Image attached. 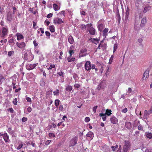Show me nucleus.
<instances>
[{"label":"nucleus","instance_id":"1","mask_svg":"<svg viewBox=\"0 0 152 152\" xmlns=\"http://www.w3.org/2000/svg\"><path fill=\"white\" fill-rule=\"evenodd\" d=\"M105 21L104 19L99 20L97 23V26L99 31L101 32L105 27Z\"/></svg>","mask_w":152,"mask_h":152},{"label":"nucleus","instance_id":"2","mask_svg":"<svg viewBox=\"0 0 152 152\" xmlns=\"http://www.w3.org/2000/svg\"><path fill=\"white\" fill-rule=\"evenodd\" d=\"M24 57L25 60L28 61H31L33 59V56L29 51H26L24 55Z\"/></svg>","mask_w":152,"mask_h":152},{"label":"nucleus","instance_id":"3","mask_svg":"<svg viewBox=\"0 0 152 152\" xmlns=\"http://www.w3.org/2000/svg\"><path fill=\"white\" fill-rule=\"evenodd\" d=\"M124 145L123 148V150L124 152H127L130 148V144L128 141H124Z\"/></svg>","mask_w":152,"mask_h":152},{"label":"nucleus","instance_id":"4","mask_svg":"<svg viewBox=\"0 0 152 152\" xmlns=\"http://www.w3.org/2000/svg\"><path fill=\"white\" fill-rule=\"evenodd\" d=\"M53 21L54 24L57 25L61 24L62 23H63L62 19L58 18H54Z\"/></svg>","mask_w":152,"mask_h":152},{"label":"nucleus","instance_id":"5","mask_svg":"<svg viewBox=\"0 0 152 152\" xmlns=\"http://www.w3.org/2000/svg\"><path fill=\"white\" fill-rule=\"evenodd\" d=\"M8 32V28L5 27H3L2 28V34L1 36V37L2 38L4 39V36L7 34Z\"/></svg>","mask_w":152,"mask_h":152},{"label":"nucleus","instance_id":"6","mask_svg":"<svg viewBox=\"0 0 152 152\" xmlns=\"http://www.w3.org/2000/svg\"><path fill=\"white\" fill-rule=\"evenodd\" d=\"M87 49L86 48H83L81 49L79 55V57L81 58L83 56H86V55Z\"/></svg>","mask_w":152,"mask_h":152},{"label":"nucleus","instance_id":"7","mask_svg":"<svg viewBox=\"0 0 152 152\" xmlns=\"http://www.w3.org/2000/svg\"><path fill=\"white\" fill-rule=\"evenodd\" d=\"M37 64H27L26 66V69L29 70L33 69L37 66Z\"/></svg>","mask_w":152,"mask_h":152},{"label":"nucleus","instance_id":"8","mask_svg":"<svg viewBox=\"0 0 152 152\" xmlns=\"http://www.w3.org/2000/svg\"><path fill=\"white\" fill-rule=\"evenodd\" d=\"M77 138L76 137H75L72 139L70 141L69 146H73L75 145L77 143Z\"/></svg>","mask_w":152,"mask_h":152},{"label":"nucleus","instance_id":"9","mask_svg":"<svg viewBox=\"0 0 152 152\" xmlns=\"http://www.w3.org/2000/svg\"><path fill=\"white\" fill-rule=\"evenodd\" d=\"M85 69L87 71L90 70L91 69V65L90 61H87L85 64Z\"/></svg>","mask_w":152,"mask_h":152},{"label":"nucleus","instance_id":"10","mask_svg":"<svg viewBox=\"0 0 152 152\" xmlns=\"http://www.w3.org/2000/svg\"><path fill=\"white\" fill-rule=\"evenodd\" d=\"M111 122L113 124H116L118 122L117 118L114 115L111 116L110 118Z\"/></svg>","mask_w":152,"mask_h":152},{"label":"nucleus","instance_id":"11","mask_svg":"<svg viewBox=\"0 0 152 152\" xmlns=\"http://www.w3.org/2000/svg\"><path fill=\"white\" fill-rule=\"evenodd\" d=\"M3 138L5 142L7 143L10 142V140L9 139V136L6 133L4 134Z\"/></svg>","mask_w":152,"mask_h":152},{"label":"nucleus","instance_id":"12","mask_svg":"<svg viewBox=\"0 0 152 152\" xmlns=\"http://www.w3.org/2000/svg\"><path fill=\"white\" fill-rule=\"evenodd\" d=\"M16 45L20 49H22L24 48L26 44L24 42H21V43H19L18 42H16Z\"/></svg>","mask_w":152,"mask_h":152},{"label":"nucleus","instance_id":"13","mask_svg":"<svg viewBox=\"0 0 152 152\" xmlns=\"http://www.w3.org/2000/svg\"><path fill=\"white\" fill-rule=\"evenodd\" d=\"M108 30L109 29L108 28H105L102 31V35L104 37V38H105L106 37L107 35V33Z\"/></svg>","mask_w":152,"mask_h":152},{"label":"nucleus","instance_id":"14","mask_svg":"<svg viewBox=\"0 0 152 152\" xmlns=\"http://www.w3.org/2000/svg\"><path fill=\"white\" fill-rule=\"evenodd\" d=\"M13 17L10 12H8L7 15V20L9 21H11Z\"/></svg>","mask_w":152,"mask_h":152},{"label":"nucleus","instance_id":"15","mask_svg":"<svg viewBox=\"0 0 152 152\" xmlns=\"http://www.w3.org/2000/svg\"><path fill=\"white\" fill-rule=\"evenodd\" d=\"M149 70H146L143 74V78L144 79L145 78V80L147 79L149 76Z\"/></svg>","mask_w":152,"mask_h":152},{"label":"nucleus","instance_id":"16","mask_svg":"<svg viewBox=\"0 0 152 152\" xmlns=\"http://www.w3.org/2000/svg\"><path fill=\"white\" fill-rule=\"evenodd\" d=\"M89 40L91 41V42L96 45H97L99 43V39L95 38H90Z\"/></svg>","mask_w":152,"mask_h":152},{"label":"nucleus","instance_id":"17","mask_svg":"<svg viewBox=\"0 0 152 152\" xmlns=\"http://www.w3.org/2000/svg\"><path fill=\"white\" fill-rule=\"evenodd\" d=\"M140 26L139 24V23L135 21L134 25V28L136 31H139L140 29Z\"/></svg>","mask_w":152,"mask_h":152},{"label":"nucleus","instance_id":"18","mask_svg":"<svg viewBox=\"0 0 152 152\" xmlns=\"http://www.w3.org/2000/svg\"><path fill=\"white\" fill-rule=\"evenodd\" d=\"M16 35L17 37V39L18 40H19L24 38L23 35L20 33H17L16 34Z\"/></svg>","mask_w":152,"mask_h":152},{"label":"nucleus","instance_id":"19","mask_svg":"<svg viewBox=\"0 0 152 152\" xmlns=\"http://www.w3.org/2000/svg\"><path fill=\"white\" fill-rule=\"evenodd\" d=\"M146 23V18H143L141 21V23L140 25L141 27H143Z\"/></svg>","mask_w":152,"mask_h":152},{"label":"nucleus","instance_id":"20","mask_svg":"<svg viewBox=\"0 0 152 152\" xmlns=\"http://www.w3.org/2000/svg\"><path fill=\"white\" fill-rule=\"evenodd\" d=\"M89 31V33L91 35H94L95 34L96 30L93 27L91 28Z\"/></svg>","mask_w":152,"mask_h":152},{"label":"nucleus","instance_id":"21","mask_svg":"<svg viewBox=\"0 0 152 152\" xmlns=\"http://www.w3.org/2000/svg\"><path fill=\"white\" fill-rule=\"evenodd\" d=\"M107 70L105 73V74L106 76L109 74L111 69V67L109 65L107 66Z\"/></svg>","mask_w":152,"mask_h":152},{"label":"nucleus","instance_id":"22","mask_svg":"<svg viewBox=\"0 0 152 152\" xmlns=\"http://www.w3.org/2000/svg\"><path fill=\"white\" fill-rule=\"evenodd\" d=\"M151 7L149 6L148 5L146 6L144 8L143 10V12L144 13H145L148 11L149 10L151 9Z\"/></svg>","mask_w":152,"mask_h":152},{"label":"nucleus","instance_id":"23","mask_svg":"<svg viewBox=\"0 0 152 152\" xmlns=\"http://www.w3.org/2000/svg\"><path fill=\"white\" fill-rule=\"evenodd\" d=\"M68 41L70 44H72L74 42V40L72 37L70 35L69 37Z\"/></svg>","mask_w":152,"mask_h":152},{"label":"nucleus","instance_id":"24","mask_svg":"<svg viewBox=\"0 0 152 152\" xmlns=\"http://www.w3.org/2000/svg\"><path fill=\"white\" fill-rule=\"evenodd\" d=\"M106 115L104 113H100L99 114V116L101 117H102V119L104 121H105L106 119L107 118Z\"/></svg>","mask_w":152,"mask_h":152},{"label":"nucleus","instance_id":"25","mask_svg":"<svg viewBox=\"0 0 152 152\" xmlns=\"http://www.w3.org/2000/svg\"><path fill=\"white\" fill-rule=\"evenodd\" d=\"M86 136L87 137L92 138L94 137L93 133L92 132L90 131L86 134Z\"/></svg>","mask_w":152,"mask_h":152},{"label":"nucleus","instance_id":"26","mask_svg":"<svg viewBox=\"0 0 152 152\" xmlns=\"http://www.w3.org/2000/svg\"><path fill=\"white\" fill-rule=\"evenodd\" d=\"M132 92V89L131 88H129L128 89V91H127L126 95L128 96H130L131 94V93Z\"/></svg>","mask_w":152,"mask_h":152},{"label":"nucleus","instance_id":"27","mask_svg":"<svg viewBox=\"0 0 152 152\" xmlns=\"http://www.w3.org/2000/svg\"><path fill=\"white\" fill-rule=\"evenodd\" d=\"M145 135L148 138L151 139L152 138V134L151 133L146 132Z\"/></svg>","mask_w":152,"mask_h":152},{"label":"nucleus","instance_id":"28","mask_svg":"<svg viewBox=\"0 0 152 152\" xmlns=\"http://www.w3.org/2000/svg\"><path fill=\"white\" fill-rule=\"evenodd\" d=\"M112 112L111 110H110L107 109L105 111L104 114L106 115H107L108 116H110L111 114L112 113L111 112Z\"/></svg>","mask_w":152,"mask_h":152},{"label":"nucleus","instance_id":"29","mask_svg":"<svg viewBox=\"0 0 152 152\" xmlns=\"http://www.w3.org/2000/svg\"><path fill=\"white\" fill-rule=\"evenodd\" d=\"M53 8L55 11H58L59 10L60 8V7L56 4H53Z\"/></svg>","mask_w":152,"mask_h":152},{"label":"nucleus","instance_id":"30","mask_svg":"<svg viewBox=\"0 0 152 152\" xmlns=\"http://www.w3.org/2000/svg\"><path fill=\"white\" fill-rule=\"evenodd\" d=\"M92 24L91 23H88L86 25V29L89 31L91 28L92 27Z\"/></svg>","mask_w":152,"mask_h":152},{"label":"nucleus","instance_id":"31","mask_svg":"<svg viewBox=\"0 0 152 152\" xmlns=\"http://www.w3.org/2000/svg\"><path fill=\"white\" fill-rule=\"evenodd\" d=\"M60 101L59 99H56L55 101V105L56 107H58L60 104Z\"/></svg>","mask_w":152,"mask_h":152},{"label":"nucleus","instance_id":"32","mask_svg":"<svg viewBox=\"0 0 152 152\" xmlns=\"http://www.w3.org/2000/svg\"><path fill=\"white\" fill-rule=\"evenodd\" d=\"M75 58L72 56L69 57L67 58V60L69 62L73 61H75Z\"/></svg>","mask_w":152,"mask_h":152},{"label":"nucleus","instance_id":"33","mask_svg":"<svg viewBox=\"0 0 152 152\" xmlns=\"http://www.w3.org/2000/svg\"><path fill=\"white\" fill-rule=\"evenodd\" d=\"M49 29H50V31L51 32H53L55 31V27L53 25H51L50 26Z\"/></svg>","mask_w":152,"mask_h":152},{"label":"nucleus","instance_id":"34","mask_svg":"<svg viewBox=\"0 0 152 152\" xmlns=\"http://www.w3.org/2000/svg\"><path fill=\"white\" fill-rule=\"evenodd\" d=\"M59 90L58 89H56L55 91L53 92V94L54 96H57L59 95Z\"/></svg>","mask_w":152,"mask_h":152},{"label":"nucleus","instance_id":"35","mask_svg":"<svg viewBox=\"0 0 152 152\" xmlns=\"http://www.w3.org/2000/svg\"><path fill=\"white\" fill-rule=\"evenodd\" d=\"M57 74L58 75L60 76H62V77H64V73L63 72L61 71L58 72L57 73Z\"/></svg>","mask_w":152,"mask_h":152},{"label":"nucleus","instance_id":"36","mask_svg":"<svg viewBox=\"0 0 152 152\" xmlns=\"http://www.w3.org/2000/svg\"><path fill=\"white\" fill-rule=\"evenodd\" d=\"M72 89V86H68L66 88V90L67 91H70Z\"/></svg>","mask_w":152,"mask_h":152},{"label":"nucleus","instance_id":"37","mask_svg":"<svg viewBox=\"0 0 152 152\" xmlns=\"http://www.w3.org/2000/svg\"><path fill=\"white\" fill-rule=\"evenodd\" d=\"M113 58H114V56L113 55H112L110 58V60H109V63L110 64H112L113 61Z\"/></svg>","mask_w":152,"mask_h":152},{"label":"nucleus","instance_id":"38","mask_svg":"<svg viewBox=\"0 0 152 152\" xmlns=\"http://www.w3.org/2000/svg\"><path fill=\"white\" fill-rule=\"evenodd\" d=\"M14 51H11L8 52L7 55L9 56L10 57L12 56V55L14 54Z\"/></svg>","mask_w":152,"mask_h":152},{"label":"nucleus","instance_id":"39","mask_svg":"<svg viewBox=\"0 0 152 152\" xmlns=\"http://www.w3.org/2000/svg\"><path fill=\"white\" fill-rule=\"evenodd\" d=\"M58 109L59 110L61 111H62L63 110V105L62 104H60L59 106H58Z\"/></svg>","mask_w":152,"mask_h":152},{"label":"nucleus","instance_id":"40","mask_svg":"<svg viewBox=\"0 0 152 152\" xmlns=\"http://www.w3.org/2000/svg\"><path fill=\"white\" fill-rule=\"evenodd\" d=\"M118 147V146L117 145H116L115 146H113L111 147V148L112 150L113 151H114Z\"/></svg>","mask_w":152,"mask_h":152},{"label":"nucleus","instance_id":"41","mask_svg":"<svg viewBox=\"0 0 152 152\" xmlns=\"http://www.w3.org/2000/svg\"><path fill=\"white\" fill-rule=\"evenodd\" d=\"M55 67V65L54 64H51L49 67L48 68V69H51L53 68H54Z\"/></svg>","mask_w":152,"mask_h":152},{"label":"nucleus","instance_id":"42","mask_svg":"<svg viewBox=\"0 0 152 152\" xmlns=\"http://www.w3.org/2000/svg\"><path fill=\"white\" fill-rule=\"evenodd\" d=\"M49 136L50 137H55V135L53 133H50L49 134Z\"/></svg>","mask_w":152,"mask_h":152},{"label":"nucleus","instance_id":"43","mask_svg":"<svg viewBox=\"0 0 152 152\" xmlns=\"http://www.w3.org/2000/svg\"><path fill=\"white\" fill-rule=\"evenodd\" d=\"M23 145L22 142H20L19 144V145L17 149L18 150L20 149L22 147Z\"/></svg>","mask_w":152,"mask_h":152},{"label":"nucleus","instance_id":"44","mask_svg":"<svg viewBox=\"0 0 152 152\" xmlns=\"http://www.w3.org/2000/svg\"><path fill=\"white\" fill-rule=\"evenodd\" d=\"M127 109L126 107H125L121 110V112L123 113H126L127 111Z\"/></svg>","mask_w":152,"mask_h":152},{"label":"nucleus","instance_id":"45","mask_svg":"<svg viewBox=\"0 0 152 152\" xmlns=\"http://www.w3.org/2000/svg\"><path fill=\"white\" fill-rule=\"evenodd\" d=\"M17 99L16 98H15L13 101V103L15 105H16L17 104Z\"/></svg>","mask_w":152,"mask_h":152},{"label":"nucleus","instance_id":"46","mask_svg":"<svg viewBox=\"0 0 152 152\" xmlns=\"http://www.w3.org/2000/svg\"><path fill=\"white\" fill-rule=\"evenodd\" d=\"M9 42L10 43L12 44L14 42V39L12 38L9 40Z\"/></svg>","mask_w":152,"mask_h":152},{"label":"nucleus","instance_id":"47","mask_svg":"<svg viewBox=\"0 0 152 152\" xmlns=\"http://www.w3.org/2000/svg\"><path fill=\"white\" fill-rule=\"evenodd\" d=\"M90 120V118L88 117H86L85 119V121L86 122H88Z\"/></svg>","mask_w":152,"mask_h":152},{"label":"nucleus","instance_id":"48","mask_svg":"<svg viewBox=\"0 0 152 152\" xmlns=\"http://www.w3.org/2000/svg\"><path fill=\"white\" fill-rule=\"evenodd\" d=\"M80 14H81V15L82 16L83 15V16H85V15H86V13L85 12V11H84L82 10L80 12Z\"/></svg>","mask_w":152,"mask_h":152},{"label":"nucleus","instance_id":"49","mask_svg":"<svg viewBox=\"0 0 152 152\" xmlns=\"http://www.w3.org/2000/svg\"><path fill=\"white\" fill-rule=\"evenodd\" d=\"M69 54H70L69 56H72V55L74 53V52L73 50H69Z\"/></svg>","mask_w":152,"mask_h":152},{"label":"nucleus","instance_id":"50","mask_svg":"<svg viewBox=\"0 0 152 152\" xmlns=\"http://www.w3.org/2000/svg\"><path fill=\"white\" fill-rule=\"evenodd\" d=\"M97 106H96L93 107V111L94 112V113H95L96 112V110L97 107Z\"/></svg>","mask_w":152,"mask_h":152},{"label":"nucleus","instance_id":"51","mask_svg":"<svg viewBox=\"0 0 152 152\" xmlns=\"http://www.w3.org/2000/svg\"><path fill=\"white\" fill-rule=\"evenodd\" d=\"M4 77L1 75H0V82H2L3 81Z\"/></svg>","mask_w":152,"mask_h":152},{"label":"nucleus","instance_id":"52","mask_svg":"<svg viewBox=\"0 0 152 152\" xmlns=\"http://www.w3.org/2000/svg\"><path fill=\"white\" fill-rule=\"evenodd\" d=\"M51 140H48L45 143V144L46 145H49L51 142Z\"/></svg>","mask_w":152,"mask_h":152},{"label":"nucleus","instance_id":"53","mask_svg":"<svg viewBox=\"0 0 152 152\" xmlns=\"http://www.w3.org/2000/svg\"><path fill=\"white\" fill-rule=\"evenodd\" d=\"M26 99L27 101L28 102H30L31 101V99L29 97H27L26 98Z\"/></svg>","mask_w":152,"mask_h":152},{"label":"nucleus","instance_id":"54","mask_svg":"<svg viewBox=\"0 0 152 152\" xmlns=\"http://www.w3.org/2000/svg\"><path fill=\"white\" fill-rule=\"evenodd\" d=\"M27 120V119L26 117H23L22 119V121L23 122H25Z\"/></svg>","mask_w":152,"mask_h":152},{"label":"nucleus","instance_id":"55","mask_svg":"<svg viewBox=\"0 0 152 152\" xmlns=\"http://www.w3.org/2000/svg\"><path fill=\"white\" fill-rule=\"evenodd\" d=\"M81 28L82 29H83L86 28V25L82 24L81 26Z\"/></svg>","mask_w":152,"mask_h":152},{"label":"nucleus","instance_id":"56","mask_svg":"<svg viewBox=\"0 0 152 152\" xmlns=\"http://www.w3.org/2000/svg\"><path fill=\"white\" fill-rule=\"evenodd\" d=\"M33 44L35 47H36L38 45V44L37 43L36 40H34L33 41Z\"/></svg>","mask_w":152,"mask_h":152},{"label":"nucleus","instance_id":"57","mask_svg":"<svg viewBox=\"0 0 152 152\" xmlns=\"http://www.w3.org/2000/svg\"><path fill=\"white\" fill-rule=\"evenodd\" d=\"M138 129L140 130H142L143 129V127L141 125H139L138 126Z\"/></svg>","mask_w":152,"mask_h":152},{"label":"nucleus","instance_id":"58","mask_svg":"<svg viewBox=\"0 0 152 152\" xmlns=\"http://www.w3.org/2000/svg\"><path fill=\"white\" fill-rule=\"evenodd\" d=\"M45 33L46 35L47 36L49 37V36H50V33L48 31H46L45 32Z\"/></svg>","mask_w":152,"mask_h":152},{"label":"nucleus","instance_id":"59","mask_svg":"<svg viewBox=\"0 0 152 152\" xmlns=\"http://www.w3.org/2000/svg\"><path fill=\"white\" fill-rule=\"evenodd\" d=\"M59 13L61 15H63L64 16H65V12L64 11H62L60 12Z\"/></svg>","mask_w":152,"mask_h":152},{"label":"nucleus","instance_id":"60","mask_svg":"<svg viewBox=\"0 0 152 152\" xmlns=\"http://www.w3.org/2000/svg\"><path fill=\"white\" fill-rule=\"evenodd\" d=\"M53 16V14L52 13H50L47 16V18H50L51 17Z\"/></svg>","mask_w":152,"mask_h":152},{"label":"nucleus","instance_id":"61","mask_svg":"<svg viewBox=\"0 0 152 152\" xmlns=\"http://www.w3.org/2000/svg\"><path fill=\"white\" fill-rule=\"evenodd\" d=\"M62 119L64 121H66L67 120L66 115H64L63 116Z\"/></svg>","mask_w":152,"mask_h":152},{"label":"nucleus","instance_id":"62","mask_svg":"<svg viewBox=\"0 0 152 152\" xmlns=\"http://www.w3.org/2000/svg\"><path fill=\"white\" fill-rule=\"evenodd\" d=\"M127 95H126V94H122L121 95V98H122L123 99H125L126 98V96Z\"/></svg>","mask_w":152,"mask_h":152},{"label":"nucleus","instance_id":"63","mask_svg":"<svg viewBox=\"0 0 152 152\" xmlns=\"http://www.w3.org/2000/svg\"><path fill=\"white\" fill-rule=\"evenodd\" d=\"M27 111L29 113H30L31 111V107H28L27 108Z\"/></svg>","mask_w":152,"mask_h":152},{"label":"nucleus","instance_id":"64","mask_svg":"<svg viewBox=\"0 0 152 152\" xmlns=\"http://www.w3.org/2000/svg\"><path fill=\"white\" fill-rule=\"evenodd\" d=\"M7 131L10 133H11V128L9 127L7 129Z\"/></svg>","mask_w":152,"mask_h":152}]
</instances>
